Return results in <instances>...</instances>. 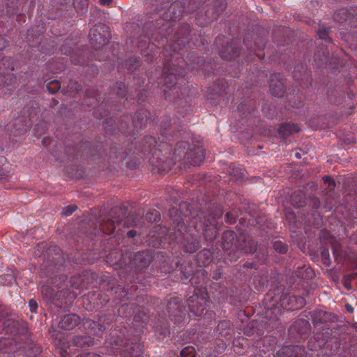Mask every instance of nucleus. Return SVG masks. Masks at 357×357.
Returning a JSON list of instances; mask_svg holds the SVG:
<instances>
[{
    "mask_svg": "<svg viewBox=\"0 0 357 357\" xmlns=\"http://www.w3.org/2000/svg\"><path fill=\"white\" fill-rule=\"evenodd\" d=\"M166 129L160 132L158 143L152 136L143 139L139 151L147 156L151 163L153 173L165 175L178 162L179 168L186 169L191 166H199L205 159V151L202 146L190 144L188 142L179 141L176 143L173 153L172 146L177 135L171 139L166 136Z\"/></svg>",
    "mask_w": 357,
    "mask_h": 357,
    "instance_id": "f257e3e1",
    "label": "nucleus"
},
{
    "mask_svg": "<svg viewBox=\"0 0 357 357\" xmlns=\"http://www.w3.org/2000/svg\"><path fill=\"white\" fill-rule=\"evenodd\" d=\"M190 26L189 24H184L180 27L174 34V42L166 47L163 50V55L165 56L164 70L158 82L163 89L164 95L167 98L181 99L185 94L186 89H180L184 82L185 68L194 70L195 62L190 60L189 54L186 60L183 58V48L189 43V37L191 36Z\"/></svg>",
    "mask_w": 357,
    "mask_h": 357,
    "instance_id": "f03ea898",
    "label": "nucleus"
},
{
    "mask_svg": "<svg viewBox=\"0 0 357 357\" xmlns=\"http://www.w3.org/2000/svg\"><path fill=\"white\" fill-rule=\"evenodd\" d=\"M179 211L182 217L192 215L191 224L197 232H202L206 241L213 242L220 228L216 220L222 217L223 210L220 205L211 203L206 211H192V205L187 202L179 204Z\"/></svg>",
    "mask_w": 357,
    "mask_h": 357,
    "instance_id": "7ed1b4c3",
    "label": "nucleus"
},
{
    "mask_svg": "<svg viewBox=\"0 0 357 357\" xmlns=\"http://www.w3.org/2000/svg\"><path fill=\"white\" fill-rule=\"evenodd\" d=\"M128 206L123 204L121 206L112 207L107 213L104 210H100L97 218L96 228L98 226L99 230L105 235H109L114 232L116 227L123 222L125 227H132L140 225V214L136 212H130L128 215Z\"/></svg>",
    "mask_w": 357,
    "mask_h": 357,
    "instance_id": "20e7f679",
    "label": "nucleus"
},
{
    "mask_svg": "<svg viewBox=\"0 0 357 357\" xmlns=\"http://www.w3.org/2000/svg\"><path fill=\"white\" fill-rule=\"evenodd\" d=\"M304 316L312 320L314 328L317 331L324 332L333 337H342L348 335V325L336 314L321 309H315L304 312Z\"/></svg>",
    "mask_w": 357,
    "mask_h": 357,
    "instance_id": "39448f33",
    "label": "nucleus"
},
{
    "mask_svg": "<svg viewBox=\"0 0 357 357\" xmlns=\"http://www.w3.org/2000/svg\"><path fill=\"white\" fill-rule=\"evenodd\" d=\"M44 258L45 261L41 264L40 273L42 278L55 275L65 261L62 251L56 245L50 246L44 254Z\"/></svg>",
    "mask_w": 357,
    "mask_h": 357,
    "instance_id": "423d86ee",
    "label": "nucleus"
},
{
    "mask_svg": "<svg viewBox=\"0 0 357 357\" xmlns=\"http://www.w3.org/2000/svg\"><path fill=\"white\" fill-rule=\"evenodd\" d=\"M342 337H333L324 332L317 331L307 342V347L312 351L324 349V354L332 356L337 354L340 349Z\"/></svg>",
    "mask_w": 357,
    "mask_h": 357,
    "instance_id": "0eeeda50",
    "label": "nucleus"
},
{
    "mask_svg": "<svg viewBox=\"0 0 357 357\" xmlns=\"http://www.w3.org/2000/svg\"><path fill=\"white\" fill-rule=\"evenodd\" d=\"M116 352L125 357H141L144 353V345L137 339L123 340L117 337L110 340Z\"/></svg>",
    "mask_w": 357,
    "mask_h": 357,
    "instance_id": "6e6552de",
    "label": "nucleus"
},
{
    "mask_svg": "<svg viewBox=\"0 0 357 357\" xmlns=\"http://www.w3.org/2000/svg\"><path fill=\"white\" fill-rule=\"evenodd\" d=\"M165 308L163 313L175 324H180L185 319V307L182 299L176 296H169L164 300Z\"/></svg>",
    "mask_w": 357,
    "mask_h": 357,
    "instance_id": "1a4fd4ad",
    "label": "nucleus"
},
{
    "mask_svg": "<svg viewBox=\"0 0 357 357\" xmlns=\"http://www.w3.org/2000/svg\"><path fill=\"white\" fill-rule=\"evenodd\" d=\"M206 272L204 269L197 271L193 273L190 280V282L192 286V291L190 289L187 291L186 298L189 307L191 312H193L192 308L195 307V302L199 298L204 300L205 298L201 296L202 291L205 290L202 288V284L205 282L206 278Z\"/></svg>",
    "mask_w": 357,
    "mask_h": 357,
    "instance_id": "9d476101",
    "label": "nucleus"
},
{
    "mask_svg": "<svg viewBox=\"0 0 357 357\" xmlns=\"http://www.w3.org/2000/svg\"><path fill=\"white\" fill-rule=\"evenodd\" d=\"M197 7L191 6V0L176 1L162 15L165 21L180 20L185 13H193Z\"/></svg>",
    "mask_w": 357,
    "mask_h": 357,
    "instance_id": "9b49d317",
    "label": "nucleus"
},
{
    "mask_svg": "<svg viewBox=\"0 0 357 357\" xmlns=\"http://www.w3.org/2000/svg\"><path fill=\"white\" fill-rule=\"evenodd\" d=\"M335 260L337 264L349 262L353 268H357V254L351 250H343L342 245L337 241L331 242Z\"/></svg>",
    "mask_w": 357,
    "mask_h": 357,
    "instance_id": "f8f14e48",
    "label": "nucleus"
},
{
    "mask_svg": "<svg viewBox=\"0 0 357 357\" xmlns=\"http://www.w3.org/2000/svg\"><path fill=\"white\" fill-rule=\"evenodd\" d=\"M308 294V291L303 292L302 295L282 292L280 296L279 303L283 308H286L287 310H297L305 305V296Z\"/></svg>",
    "mask_w": 357,
    "mask_h": 357,
    "instance_id": "ddd939ff",
    "label": "nucleus"
},
{
    "mask_svg": "<svg viewBox=\"0 0 357 357\" xmlns=\"http://www.w3.org/2000/svg\"><path fill=\"white\" fill-rule=\"evenodd\" d=\"M98 275L91 270H86L70 277L69 282L75 289H87L89 286L97 281Z\"/></svg>",
    "mask_w": 357,
    "mask_h": 357,
    "instance_id": "4468645a",
    "label": "nucleus"
},
{
    "mask_svg": "<svg viewBox=\"0 0 357 357\" xmlns=\"http://www.w3.org/2000/svg\"><path fill=\"white\" fill-rule=\"evenodd\" d=\"M109 26L105 24L99 23L91 29L89 37L91 46L98 50L103 47L108 41L107 37L103 33L108 32Z\"/></svg>",
    "mask_w": 357,
    "mask_h": 357,
    "instance_id": "2eb2a0df",
    "label": "nucleus"
},
{
    "mask_svg": "<svg viewBox=\"0 0 357 357\" xmlns=\"http://www.w3.org/2000/svg\"><path fill=\"white\" fill-rule=\"evenodd\" d=\"M236 234L231 230H227L222 235V248L225 251H229L228 255L231 261H235L240 258V253L236 251V242L238 239Z\"/></svg>",
    "mask_w": 357,
    "mask_h": 357,
    "instance_id": "dca6fc26",
    "label": "nucleus"
},
{
    "mask_svg": "<svg viewBox=\"0 0 357 357\" xmlns=\"http://www.w3.org/2000/svg\"><path fill=\"white\" fill-rule=\"evenodd\" d=\"M40 292L45 300L54 304L58 307H61L63 304V299L68 293V290L63 289L56 291L49 284H43L40 288Z\"/></svg>",
    "mask_w": 357,
    "mask_h": 357,
    "instance_id": "f3484780",
    "label": "nucleus"
},
{
    "mask_svg": "<svg viewBox=\"0 0 357 357\" xmlns=\"http://www.w3.org/2000/svg\"><path fill=\"white\" fill-rule=\"evenodd\" d=\"M3 330L10 335H23L27 332L26 323L22 319L8 318L3 322Z\"/></svg>",
    "mask_w": 357,
    "mask_h": 357,
    "instance_id": "a211bd4d",
    "label": "nucleus"
},
{
    "mask_svg": "<svg viewBox=\"0 0 357 357\" xmlns=\"http://www.w3.org/2000/svg\"><path fill=\"white\" fill-rule=\"evenodd\" d=\"M333 19L340 23L348 22L351 26H357V6L337 10L333 15Z\"/></svg>",
    "mask_w": 357,
    "mask_h": 357,
    "instance_id": "6ab92c4d",
    "label": "nucleus"
},
{
    "mask_svg": "<svg viewBox=\"0 0 357 357\" xmlns=\"http://www.w3.org/2000/svg\"><path fill=\"white\" fill-rule=\"evenodd\" d=\"M257 242L249 234L241 233L236 242V251L247 254H254L257 247Z\"/></svg>",
    "mask_w": 357,
    "mask_h": 357,
    "instance_id": "aec40b11",
    "label": "nucleus"
},
{
    "mask_svg": "<svg viewBox=\"0 0 357 357\" xmlns=\"http://www.w3.org/2000/svg\"><path fill=\"white\" fill-rule=\"evenodd\" d=\"M311 332V325L309 320L298 319L289 328V333L295 339L303 338Z\"/></svg>",
    "mask_w": 357,
    "mask_h": 357,
    "instance_id": "412c9836",
    "label": "nucleus"
},
{
    "mask_svg": "<svg viewBox=\"0 0 357 357\" xmlns=\"http://www.w3.org/2000/svg\"><path fill=\"white\" fill-rule=\"evenodd\" d=\"M187 229L183 218L174 219L171 227L167 230V235L172 241L178 243L185 238L184 235L187 233Z\"/></svg>",
    "mask_w": 357,
    "mask_h": 357,
    "instance_id": "4be33fe9",
    "label": "nucleus"
},
{
    "mask_svg": "<svg viewBox=\"0 0 357 357\" xmlns=\"http://www.w3.org/2000/svg\"><path fill=\"white\" fill-rule=\"evenodd\" d=\"M153 259V252L144 250L135 252L131 257L132 264L139 270L147 268Z\"/></svg>",
    "mask_w": 357,
    "mask_h": 357,
    "instance_id": "5701e85b",
    "label": "nucleus"
},
{
    "mask_svg": "<svg viewBox=\"0 0 357 357\" xmlns=\"http://www.w3.org/2000/svg\"><path fill=\"white\" fill-rule=\"evenodd\" d=\"M293 77L294 79L300 82V86L305 89L312 85V76L305 65L296 66Z\"/></svg>",
    "mask_w": 357,
    "mask_h": 357,
    "instance_id": "b1692460",
    "label": "nucleus"
},
{
    "mask_svg": "<svg viewBox=\"0 0 357 357\" xmlns=\"http://www.w3.org/2000/svg\"><path fill=\"white\" fill-rule=\"evenodd\" d=\"M305 348L301 345L284 346L276 353L278 357H305Z\"/></svg>",
    "mask_w": 357,
    "mask_h": 357,
    "instance_id": "393cba45",
    "label": "nucleus"
},
{
    "mask_svg": "<svg viewBox=\"0 0 357 357\" xmlns=\"http://www.w3.org/2000/svg\"><path fill=\"white\" fill-rule=\"evenodd\" d=\"M270 91L271 94L275 97H282L284 96V82L282 74L274 73L271 75Z\"/></svg>",
    "mask_w": 357,
    "mask_h": 357,
    "instance_id": "a878e982",
    "label": "nucleus"
},
{
    "mask_svg": "<svg viewBox=\"0 0 357 357\" xmlns=\"http://www.w3.org/2000/svg\"><path fill=\"white\" fill-rule=\"evenodd\" d=\"M94 342V338L87 334L73 335L70 340L72 346L80 349H86L92 347Z\"/></svg>",
    "mask_w": 357,
    "mask_h": 357,
    "instance_id": "bb28decb",
    "label": "nucleus"
},
{
    "mask_svg": "<svg viewBox=\"0 0 357 357\" xmlns=\"http://www.w3.org/2000/svg\"><path fill=\"white\" fill-rule=\"evenodd\" d=\"M81 319L76 314H68L61 317L58 323V327L66 331L74 329L80 324Z\"/></svg>",
    "mask_w": 357,
    "mask_h": 357,
    "instance_id": "cd10ccee",
    "label": "nucleus"
},
{
    "mask_svg": "<svg viewBox=\"0 0 357 357\" xmlns=\"http://www.w3.org/2000/svg\"><path fill=\"white\" fill-rule=\"evenodd\" d=\"M24 354L20 356L18 353H14L13 357H36L41 353V347L34 342L30 340L23 346Z\"/></svg>",
    "mask_w": 357,
    "mask_h": 357,
    "instance_id": "c85d7f7f",
    "label": "nucleus"
},
{
    "mask_svg": "<svg viewBox=\"0 0 357 357\" xmlns=\"http://www.w3.org/2000/svg\"><path fill=\"white\" fill-rule=\"evenodd\" d=\"M13 59L10 56H5L0 52V69L4 70H14ZM6 80L3 79V73H0V89H3Z\"/></svg>",
    "mask_w": 357,
    "mask_h": 357,
    "instance_id": "c756f323",
    "label": "nucleus"
},
{
    "mask_svg": "<svg viewBox=\"0 0 357 357\" xmlns=\"http://www.w3.org/2000/svg\"><path fill=\"white\" fill-rule=\"evenodd\" d=\"M182 243L183 251L188 253H194L201 247L199 240L192 235L185 236Z\"/></svg>",
    "mask_w": 357,
    "mask_h": 357,
    "instance_id": "7c9ffc66",
    "label": "nucleus"
},
{
    "mask_svg": "<svg viewBox=\"0 0 357 357\" xmlns=\"http://www.w3.org/2000/svg\"><path fill=\"white\" fill-rule=\"evenodd\" d=\"M245 168L236 163H232L227 169V174L231 178H245L247 176Z\"/></svg>",
    "mask_w": 357,
    "mask_h": 357,
    "instance_id": "2f4dec72",
    "label": "nucleus"
},
{
    "mask_svg": "<svg viewBox=\"0 0 357 357\" xmlns=\"http://www.w3.org/2000/svg\"><path fill=\"white\" fill-rule=\"evenodd\" d=\"M148 114H149V112L146 109H142L137 111L132 121L133 126L137 129L145 127L148 123Z\"/></svg>",
    "mask_w": 357,
    "mask_h": 357,
    "instance_id": "473e14b6",
    "label": "nucleus"
},
{
    "mask_svg": "<svg viewBox=\"0 0 357 357\" xmlns=\"http://www.w3.org/2000/svg\"><path fill=\"white\" fill-rule=\"evenodd\" d=\"M300 131V128L296 124L294 123H282L280 125L278 128V133L281 135L283 139H287L294 133H298Z\"/></svg>",
    "mask_w": 357,
    "mask_h": 357,
    "instance_id": "72a5a7b5",
    "label": "nucleus"
},
{
    "mask_svg": "<svg viewBox=\"0 0 357 357\" xmlns=\"http://www.w3.org/2000/svg\"><path fill=\"white\" fill-rule=\"evenodd\" d=\"M213 259V252L211 249L204 248L198 252L197 262L199 266L208 265Z\"/></svg>",
    "mask_w": 357,
    "mask_h": 357,
    "instance_id": "f704fd0d",
    "label": "nucleus"
},
{
    "mask_svg": "<svg viewBox=\"0 0 357 357\" xmlns=\"http://www.w3.org/2000/svg\"><path fill=\"white\" fill-rule=\"evenodd\" d=\"M244 43L247 45V47L250 50L255 53L256 56L259 59H263L264 58V54L263 53H257V51L263 50L265 47V40L264 39L260 38H257V40L255 41L254 45L248 44V37L246 36L244 40Z\"/></svg>",
    "mask_w": 357,
    "mask_h": 357,
    "instance_id": "c9c22d12",
    "label": "nucleus"
},
{
    "mask_svg": "<svg viewBox=\"0 0 357 357\" xmlns=\"http://www.w3.org/2000/svg\"><path fill=\"white\" fill-rule=\"evenodd\" d=\"M233 325L228 320L220 321L217 326V331L221 336L227 339H229L231 337Z\"/></svg>",
    "mask_w": 357,
    "mask_h": 357,
    "instance_id": "e433bc0d",
    "label": "nucleus"
},
{
    "mask_svg": "<svg viewBox=\"0 0 357 357\" xmlns=\"http://www.w3.org/2000/svg\"><path fill=\"white\" fill-rule=\"evenodd\" d=\"M291 202L292 205L297 208L304 207L307 204V197L304 192L301 190L292 193L291 195Z\"/></svg>",
    "mask_w": 357,
    "mask_h": 357,
    "instance_id": "4c0bfd02",
    "label": "nucleus"
},
{
    "mask_svg": "<svg viewBox=\"0 0 357 357\" xmlns=\"http://www.w3.org/2000/svg\"><path fill=\"white\" fill-rule=\"evenodd\" d=\"M100 284L106 288L107 290H114V289H121L120 285L116 286V280L109 273L102 274L100 277Z\"/></svg>",
    "mask_w": 357,
    "mask_h": 357,
    "instance_id": "58836bf2",
    "label": "nucleus"
},
{
    "mask_svg": "<svg viewBox=\"0 0 357 357\" xmlns=\"http://www.w3.org/2000/svg\"><path fill=\"white\" fill-rule=\"evenodd\" d=\"M303 221L310 226L319 227L322 223V218L320 213L314 210L310 213H307Z\"/></svg>",
    "mask_w": 357,
    "mask_h": 357,
    "instance_id": "ea45409f",
    "label": "nucleus"
},
{
    "mask_svg": "<svg viewBox=\"0 0 357 357\" xmlns=\"http://www.w3.org/2000/svg\"><path fill=\"white\" fill-rule=\"evenodd\" d=\"M14 134L16 135H21L25 133L31 126L29 120L23 119H17L15 123Z\"/></svg>",
    "mask_w": 357,
    "mask_h": 357,
    "instance_id": "a19ab883",
    "label": "nucleus"
},
{
    "mask_svg": "<svg viewBox=\"0 0 357 357\" xmlns=\"http://www.w3.org/2000/svg\"><path fill=\"white\" fill-rule=\"evenodd\" d=\"M155 331L162 337H167L170 334L169 325L166 319H158L154 324Z\"/></svg>",
    "mask_w": 357,
    "mask_h": 357,
    "instance_id": "79ce46f5",
    "label": "nucleus"
},
{
    "mask_svg": "<svg viewBox=\"0 0 357 357\" xmlns=\"http://www.w3.org/2000/svg\"><path fill=\"white\" fill-rule=\"evenodd\" d=\"M260 323L257 320H253L248 323L244 328L243 333L246 336H252L255 334L257 335H261L262 333L259 329Z\"/></svg>",
    "mask_w": 357,
    "mask_h": 357,
    "instance_id": "37998d69",
    "label": "nucleus"
},
{
    "mask_svg": "<svg viewBox=\"0 0 357 357\" xmlns=\"http://www.w3.org/2000/svg\"><path fill=\"white\" fill-rule=\"evenodd\" d=\"M294 275L297 278L308 280L312 278L314 275V273L310 267L303 265L301 267L299 266L297 268V269L294 271Z\"/></svg>",
    "mask_w": 357,
    "mask_h": 357,
    "instance_id": "c03bdc74",
    "label": "nucleus"
},
{
    "mask_svg": "<svg viewBox=\"0 0 357 357\" xmlns=\"http://www.w3.org/2000/svg\"><path fill=\"white\" fill-rule=\"evenodd\" d=\"M255 258L261 264L265 263L268 258V249L265 245H258L255 252Z\"/></svg>",
    "mask_w": 357,
    "mask_h": 357,
    "instance_id": "a18cd8bd",
    "label": "nucleus"
},
{
    "mask_svg": "<svg viewBox=\"0 0 357 357\" xmlns=\"http://www.w3.org/2000/svg\"><path fill=\"white\" fill-rule=\"evenodd\" d=\"M100 321L101 320L100 319L98 321L90 320L86 322L88 324L89 328H90L96 335H99L107 329L106 325L101 324Z\"/></svg>",
    "mask_w": 357,
    "mask_h": 357,
    "instance_id": "49530a36",
    "label": "nucleus"
},
{
    "mask_svg": "<svg viewBox=\"0 0 357 357\" xmlns=\"http://www.w3.org/2000/svg\"><path fill=\"white\" fill-rule=\"evenodd\" d=\"M271 248L278 254H287L289 250L288 245L281 240H275L272 241Z\"/></svg>",
    "mask_w": 357,
    "mask_h": 357,
    "instance_id": "de8ad7c7",
    "label": "nucleus"
},
{
    "mask_svg": "<svg viewBox=\"0 0 357 357\" xmlns=\"http://www.w3.org/2000/svg\"><path fill=\"white\" fill-rule=\"evenodd\" d=\"M66 280L67 276L66 275H55L49 278L47 283L54 285L56 288H61Z\"/></svg>",
    "mask_w": 357,
    "mask_h": 357,
    "instance_id": "09e8293b",
    "label": "nucleus"
},
{
    "mask_svg": "<svg viewBox=\"0 0 357 357\" xmlns=\"http://www.w3.org/2000/svg\"><path fill=\"white\" fill-rule=\"evenodd\" d=\"M3 79L6 81V82H5V85L3 86V89H6V91H11L15 85L17 79L16 77L12 73H3Z\"/></svg>",
    "mask_w": 357,
    "mask_h": 357,
    "instance_id": "8fccbe9b",
    "label": "nucleus"
},
{
    "mask_svg": "<svg viewBox=\"0 0 357 357\" xmlns=\"http://www.w3.org/2000/svg\"><path fill=\"white\" fill-rule=\"evenodd\" d=\"M150 2L149 3L150 4V11L149 13H158L161 9L165 8L166 6L165 4L168 3V1L167 0H149Z\"/></svg>",
    "mask_w": 357,
    "mask_h": 357,
    "instance_id": "3c124183",
    "label": "nucleus"
},
{
    "mask_svg": "<svg viewBox=\"0 0 357 357\" xmlns=\"http://www.w3.org/2000/svg\"><path fill=\"white\" fill-rule=\"evenodd\" d=\"M239 215L238 209L233 208L230 211L226 213L225 215V220L227 224H234Z\"/></svg>",
    "mask_w": 357,
    "mask_h": 357,
    "instance_id": "603ef678",
    "label": "nucleus"
},
{
    "mask_svg": "<svg viewBox=\"0 0 357 357\" xmlns=\"http://www.w3.org/2000/svg\"><path fill=\"white\" fill-rule=\"evenodd\" d=\"M144 218L149 222H156L160 220V213L155 209H151L146 213Z\"/></svg>",
    "mask_w": 357,
    "mask_h": 357,
    "instance_id": "864d4df0",
    "label": "nucleus"
},
{
    "mask_svg": "<svg viewBox=\"0 0 357 357\" xmlns=\"http://www.w3.org/2000/svg\"><path fill=\"white\" fill-rule=\"evenodd\" d=\"M287 222L293 228L297 227V218L295 213L290 209H287L284 212Z\"/></svg>",
    "mask_w": 357,
    "mask_h": 357,
    "instance_id": "5fc2aeb1",
    "label": "nucleus"
},
{
    "mask_svg": "<svg viewBox=\"0 0 357 357\" xmlns=\"http://www.w3.org/2000/svg\"><path fill=\"white\" fill-rule=\"evenodd\" d=\"M196 355L197 351L192 346L185 347L180 351L181 357H195Z\"/></svg>",
    "mask_w": 357,
    "mask_h": 357,
    "instance_id": "6e6d98bb",
    "label": "nucleus"
},
{
    "mask_svg": "<svg viewBox=\"0 0 357 357\" xmlns=\"http://www.w3.org/2000/svg\"><path fill=\"white\" fill-rule=\"evenodd\" d=\"M139 65L140 59L137 56L130 57L128 61H126V66L129 70H134L137 69Z\"/></svg>",
    "mask_w": 357,
    "mask_h": 357,
    "instance_id": "4d7b16f0",
    "label": "nucleus"
},
{
    "mask_svg": "<svg viewBox=\"0 0 357 357\" xmlns=\"http://www.w3.org/2000/svg\"><path fill=\"white\" fill-rule=\"evenodd\" d=\"M321 259L322 263L326 266H329L331 264V259L330 258L329 250L328 248H322L321 252Z\"/></svg>",
    "mask_w": 357,
    "mask_h": 357,
    "instance_id": "13d9d810",
    "label": "nucleus"
},
{
    "mask_svg": "<svg viewBox=\"0 0 357 357\" xmlns=\"http://www.w3.org/2000/svg\"><path fill=\"white\" fill-rule=\"evenodd\" d=\"M119 98H124L126 95V87L123 82H117L113 89Z\"/></svg>",
    "mask_w": 357,
    "mask_h": 357,
    "instance_id": "bf43d9fd",
    "label": "nucleus"
},
{
    "mask_svg": "<svg viewBox=\"0 0 357 357\" xmlns=\"http://www.w3.org/2000/svg\"><path fill=\"white\" fill-rule=\"evenodd\" d=\"M307 206H310L312 209H317L321 205L319 199L314 195H309L307 197Z\"/></svg>",
    "mask_w": 357,
    "mask_h": 357,
    "instance_id": "052dcab7",
    "label": "nucleus"
},
{
    "mask_svg": "<svg viewBox=\"0 0 357 357\" xmlns=\"http://www.w3.org/2000/svg\"><path fill=\"white\" fill-rule=\"evenodd\" d=\"M61 88V83L56 79L52 80L47 84V89L50 93H54Z\"/></svg>",
    "mask_w": 357,
    "mask_h": 357,
    "instance_id": "680f3d73",
    "label": "nucleus"
},
{
    "mask_svg": "<svg viewBox=\"0 0 357 357\" xmlns=\"http://www.w3.org/2000/svg\"><path fill=\"white\" fill-rule=\"evenodd\" d=\"M259 344H262L264 347L266 346V344H268V347L266 349H263L264 352L268 351L270 349H272L273 347L275 344V340L273 337H264L261 339L259 342Z\"/></svg>",
    "mask_w": 357,
    "mask_h": 357,
    "instance_id": "e2e57ef3",
    "label": "nucleus"
},
{
    "mask_svg": "<svg viewBox=\"0 0 357 357\" xmlns=\"http://www.w3.org/2000/svg\"><path fill=\"white\" fill-rule=\"evenodd\" d=\"M346 356L356 357L357 356V344H351L347 347H344Z\"/></svg>",
    "mask_w": 357,
    "mask_h": 357,
    "instance_id": "0e129e2a",
    "label": "nucleus"
},
{
    "mask_svg": "<svg viewBox=\"0 0 357 357\" xmlns=\"http://www.w3.org/2000/svg\"><path fill=\"white\" fill-rule=\"evenodd\" d=\"M150 38L149 36L144 35L140 36V41L139 42L137 47L139 49L142 50V52H144L146 47L149 46Z\"/></svg>",
    "mask_w": 357,
    "mask_h": 357,
    "instance_id": "69168bd1",
    "label": "nucleus"
},
{
    "mask_svg": "<svg viewBox=\"0 0 357 357\" xmlns=\"http://www.w3.org/2000/svg\"><path fill=\"white\" fill-rule=\"evenodd\" d=\"M328 278L334 282L336 284L339 283L340 281V273L335 269L331 268L326 272Z\"/></svg>",
    "mask_w": 357,
    "mask_h": 357,
    "instance_id": "338daca9",
    "label": "nucleus"
},
{
    "mask_svg": "<svg viewBox=\"0 0 357 357\" xmlns=\"http://www.w3.org/2000/svg\"><path fill=\"white\" fill-rule=\"evenodd\" d=\"M10 314V309L0 303V321L6 319V318Z\"/></svg>",
    "mask_w": 357,
    "mask_h": 357,
    "instance_id": "774afa93",
    "label": "nucleus"
}]
</instances>
